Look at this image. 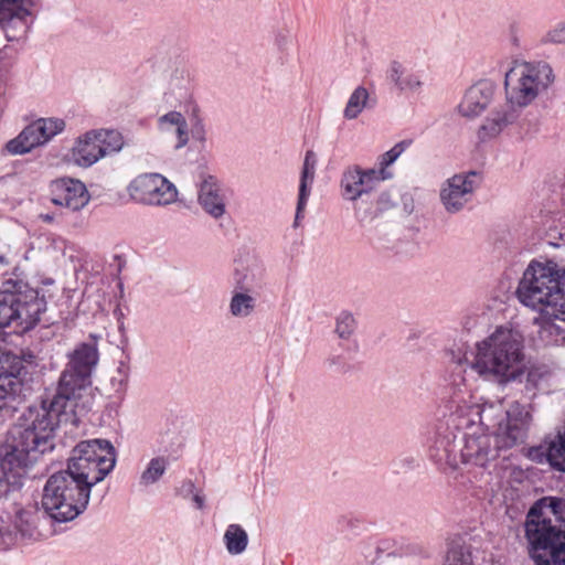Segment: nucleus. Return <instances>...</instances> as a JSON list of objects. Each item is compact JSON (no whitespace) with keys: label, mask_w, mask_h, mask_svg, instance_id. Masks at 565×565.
Instances as JSON below:
<instances>
[{"label":"nucleus","mask_w":565,"mask_h":565,"mask_svg":"<svg viewBox=\"0 0 565 565\" xmlns=\"http://www.w3.org/2000/svg\"><path fill=\"white\" fill-rule=\"evenodd\" d=\"M383 171H375V168L362 169L359 166L348 168L340 181L342 198L347 201H358L370 194L385 181Z\"/></svg>","instance_id":"dca6fc26"},{"label":"nucleus","mask_w":565,"mask_h":565,"mask_svg":"<svg viewBox=\"0 0 565 565\" xmlns=\"http://www.w3.org/2000/svg\"><path fill=\"white\" fill-rule=\"evenodd\" d=\"M550 376L551 373L545 366H533L526 374V387L541 388Z\"/></svg>","instance_id":"f704fd0d"},{"label":"nucleus","mask_w":565,"mask_h":565,"mask_svg":"<svg viewBox=\"0 0 565 565\" xmlns=\"http://www.w3.org/2000/svg\"><path fill=\"white\" fill-rule=\"evenodd\" d=\"M40 0H0V28L9 41L23 36L29 30L28 18Z\"/></svg>","instance_id":"2eb2a0df"},{"label":"nucleus","mask_w":565,"mask_h":565,"mask_svg":"<svg viewBox=\"0 0 565 565\" xmlns=\"http://www.w3.org/2000/svg\"><path fill=\"white\" fill-rule=\"evenodd\" d=\"M541 41L545 44H565V19L550 29Z\"/></svg>","instance_id":"58836bf2"},{"label":"nucleus","mask_w":565,"mask_h":565,"mask_svg":"<svg viewBox=\"0 0 565 565\" xmlns=\"http://www.w3.org/2000/svg\"><path fill=\"white\" fill-rule=\"evenodd\" d=\"M65 122L58 118H40L28 125L15 138L9 140L4 150L12 156L25 154L36 147L47 143L61 134Z\"/></svg>","instance_id":"4468645a"},{"label":"nucleus","mask_w":565,"mask_h":565,"mask_svg":"<svg viewBox=\"0 0 565 565\" xmlns=\"http://www.w3.org/2000/svg\"><path fill=\"white\" fill-rule=\"evenodd\" d=\"M248 533L237 523L228 524L223 534V544L231 556L242 555L248 547Z\"/></svg>","instance_id":"a878e982"},{"label":"nucleus","mask_w":565,"mask_h":565,"mask_svg":"<svg viewBox=\"0 0 565 565\" xmlns=\"http://www.w3.org/2000/svg\"><path fill=\"white\" fill-rule=\"evenodd\" d=\"M409 141L403 140L392 147L388 151L381 154L377 159V168L375 171H383L385 180H390L393 177V173L388 170V167L393 164L398 157L407 149L409 146Z\"/></svg>","instance_id":"7c9ffc66"},{"label":"nucleus","mask_w":565,"mask_h":565,"mask_svg":"<svg viewBox=\"0 0 565 565\" xmlns=\"http://www.w3.org/2000/svg\"><path fill=\"white\" fill-rule=\"evenodd\" d=\"M482 181L475 170L454 174L445 180L439 189V201L448 214H457L472 201Z\"/></svg>","instance_id":"f8f14e48"},{"label":"nucleus","mask_w":565,"mask_h":565,"mask_svg":"<svg viewBox=\"0 0 565 565\" xmlns=\"http://www.w3.org/2000/svg\"><path fill=\"white\" fill-rule=\"evenodd\" d=\"M22 381L18 371L0 366V415L9 413V402L20 392Z\"/></svg>","instance_id":"b1692460"},{"label":"nucleus","mask_w":565,"mask_h":565,"mask_svg":"<svg viewBox=\"0 0 565 565\" xmlns=\"http://www.w3.org/2000/svg\"><path fill=\"white\" fill-rule=\"evenodd\" d=\"M92 489L66 469L46 480L41 509L54 522L65 523L77 518L87 508Z\"/></svg>","instance_id":"423d86ee"},{"label":"nucleus","mask_w":565,"mask_h":565,"mask_svg":"<svg viewBox=\"0 0 565 565\" xmlns=\"http://www.w3.org/2000/svg\"><path fill=\"white\" fill-rule=\"evenodd\" d=\"M115 463L116 451L109 440L89 439L81 441L72 450L66 470L92 489L104 480Z\"/></svg>","instance_id":"1a4fd4ad"},{"label":"nucleus","mask_w":565,"mask_h":565,"mask_svg":"<svg viewBox=\"0 0 565 565\" xmlns=\"http://www.w3.org/2000/svg\"><path fill=\"white\" fill-rule=\"evenodd\" d=\"M518 119V113L509 103L491 110L478 128L477 136L480 141L497 138L500 134Z\"/></svg>","instance_id":"6ab92c4d"},{"label":"nucleus","mask_w":565,"mask_h":565,"mask_svg":"<svg viewBox=\"0 0 565 565\" xmlns=\"http://www.w3.org/2000/svg\"><path fill=\"white\" fill-rule=\"evenodd\" d=\"M168 467V460L164 457L152 458L140 476V484L148 487L160 480Z\"/></svg>","instance_id":"c756f323"},{"label":"nucleus","mask_w":565,"mask_h":565,"mask_svg":"<svg viewBox=\"0 0 565 565\" xmlns=\"http://www.w3.org/2000/svg\"><path fill=\"white\" fill-rule=\"evenodd\" d=\"M234 287L257 291L264 286L265 267L257 258L238 262L233 274Z\"/></svg>","instance_id":"aec40b11"},{"label":"nucleus","mask_w":565,"mask_h":565,"mask_svg":"<svg viewBox=\"0 0 565 565\" xmlns=\"http://www.w3.org/2000/svg\"><path fill=\"white\" fill-rule=\"evenodd\" d=\"M445 565H473L469 547L459 542H452L447 552Z\"/></svg>","instance_id":"473e14b6"},{"label":"nucleus","mask_w":565,"mask_h":565,"mask_svg":"<svg viewBox=\"0 0 565 565\" xmlns=\"http://www.w3.org/2000/svg\"><path fill=\"white\" fill-rule=\"evenodd\" d=\"M535 565H565V498L545 495L532 503L523 523Z\"/></svg>","instance_id":"20e7f679"},{"label":"nucleus","mask_w":565,"mask_h":565,"mask_svg":"<svg viewBox=\"0 0 565 565\" xmlns=\"http://www.w3.org/2000/svg\"><path fill=\"white\" fill-rule=\"evenodd\" d=\"M13 544V532L9 515L0 509V548Z\"/></svg>","instance_id":"4c0bfd02"},{"label":"nucleus","mask_w":565,"mask_h":565,"mask_svg":"<svg viewBox=\"0 0 565 565\" xmlns=\"http://www.w3.org/2000/svg\"><path fill=\"white\" fill-rule=\"evenodd\" d=\"M44 241L45 250L53 257L58 258L65 255L67 242L63 237L50 234L44 237Z\"/></svg>","instance_id":"c9c22d12"},{"label":"nucleus","mask_w":565,"mask_h":565,"mask_svg":"<svg viewBox=\"0 0 565 565\" xmlns=\"http://www.w3.org/2000/svg\"><path fill=\"white\" fill-rule=\"evenodd\" d=\"M189 125L185 117L177 110L168 111L158 117L156 127L158 132L164 137H174V150L183 149L190 140V134L193 141L204 146L206 141V127L204 120L199 116H193Z\"/></svg>","instance_id":"ddd939ff"},{"label":"nucleus","mask_w":565,"mask_h":565,"mask_svg":"<svg viewBox=\"0 0 565 565\" xmlns=\"http://www.w3.org/2000/svg\"><path fill=\"white\" fill-rule=\"evenodd\" d=\"M92 135L89 130L77 137L71 149L72 162L81 168H89L103 159V152Z\"/></svg>","instance_id":"412c9836"},{"label":"nucleus","mask_w":565,"mask_h":565,"mask_svg":"<svg viewBox=\"0 0 565 565\" xmlns=\"http://www.w3.org/2000/svg\"><path fill=\"white\" fill-rule=\"evenodd\" d=\"M287 42H288V39L285 35L280 36L279 40H278V44L279 45L287 44Z\"/></svg>","instance_id":"a18cd8bd"},{"label":"nucleus","mask_w":565,"mask_h":565,"mask_svg":"<svg viewBox=\"0 0 565 565\" xmlns=\"http://www.w3.org/2000/svg\"><path fill=\"white\" fill-rule=\"evenodd\" d=\"M45 310V301L36 289L21 280H7L0 292V329L14 327L20 331L32 329Z\"/></svg>","instance_id":"0eeeda50"},{"label":"nucleus","mask_w":565,"mask_h":565,"mask_svg":"<svg viewBox=\"0 0 565 565\" xmlns=\"http://www.w3.org/2000/svg\"><path fill=\"white\" fill-rule=\"evenodd\" d=\"M422 85L423 82L420 75L407 70L403 77V81H399L398 88L402 90L416 92L422 87Z\"/></svg>","instance_id":"ea45409f"},{"label":"nucleus","mask_w":565,"mask_h":565,"mask_svg":"<svg viewBox=\"0 0 565 565\" xmlns=\"http://www.w3.org/2000/svg\"><path fill=\"white\" fill-rule=\"evenodd\" d=\"M52 202L65 206L71 211H79L85 207L90 195L85 184L75 179H60L53 185Z\"/></svg>","instance_id":"a211bd4d"},{"label":"nucleus","mask_w":565,"mask_h":565,"mask_svg":"<svg viewBox=\"0 0 565 565\" xmlns=\"http://www.w3.org/2000/svg\"><path fill=\"white\" fill-rule=\"evenodd\" d=\"M14 527L24 539L35 540L39 536L35 515L32 512L23 510L17 512Z\"/></svg>","instance_id":"2f4dec72"},{"label":"nucleus","mask_w":565,"mask_h":565,"mask_svg":"<svg viewBox=\"0 0 565 565\" xmlns=\"http://www.w3.org/2000/svg\"><path fill=\"white\" fill-rule=\"evenodd\" d=\"M44 218H45L46 221L52 220V217H51L50 215H45V217H44Z\"/></svg>","instance_id":"49530a36"},{"label":"nucleus","mask_w":565,"mask_h":565,"mask_svg":"<svg viewBox=\"0 0 565 565\" xmlns=\"http://www.w3.org/2000/svg\"><path fill=\"white\" fill-rule=\"evenodd\" d=\"M498 86L490 79H481L466 89L458 113L466 118L480 116L494 100Z\"/></svg>","instance_id":"f3484780"},{"label":"nucleus","mask_w":565,"mask_h":565,"mask_svg":"<svg viewBox=\"0 0 565 565\" xmlns=\"http://www.w3.org/2000/svg\"><path fill=\"white\" fill-rule=\"evenodd\" d=\"M516 296L522 305L565 321V270L556 264L532 262L523 273Z\"/></svg>","instance_id":"39448f33"},{"label":"nucleus","mask_w":565,"mask_h":565,"mask_svg":"<svg viewBox=\"0 0 565 565\" xmlns=\"http://www.w3.org/2000/svg\"><path fill=\"white\" fill-rule=\"evenodd\" d=\"M536 340L542 345H557L565 339L564 331L550 319L535 320Z\"/></svg>","instance_id":"c85d7f7f"},{"label":"nucleus","mask_w":565,"mask_h":565,"mask_svg":"<svg viewBox=\"0 0 565 565\" xmlns=\"http://www.w3.org/2000/svg\"><path fill=\"white\" fill-rule=\"evenodd\" d=\"M190 499L198 510H203L205 508V495L201 489L198 490V492H195Z\"/></svg>","instance_id":"c03bdc74"},{"label":"nucleus","mask_w":565,"mask_h":565,"mask_svg":"<svg viewBox=\"0 0 565 565\" xmlns=\"http://www.w3.org/2000/svg\"><path fill=\"white\" fill-rule=\"evenodd\" d=\"M18 269V250L10 245L0 248V271H8L9 268Z\"/></svg>","instance_id":"e433bc0d"},{"label":"nucleus","mask_w":565,"mask_h":565,"mask_svg":"<svg viewBox=\"0 0 565 565\" xmlns=\"http://www.w3.org/2000/svg\"><path fill=\"white\" fill-rule=\"evenodd\" d=\"M553 81V70L545 62L515 63L504 76L507 103L524 108L546 92Z\"/></svg>","instance_id":"6e6552de"},{"label":"nucleus","mask_w":565,"mask_h":565,"mask_svg":"<svg viewBox=\"0 0 565 565\" xmlns=\"http://www.w3.org/2000/svg\"><path fill=\"white\" fill-rule=\"evenodd\" d=\"M198 488L194 482L190 479H186L181 482V484L177 489V494L183 499H190L195 492H198Z\"/></svg>","instance_id":"79ce46f5"},{"label":"nucleus","mask_w":565,"mask_h":565,"mask_svg":"<svg viewBox=\"0 0 565 565\" xmlns=\"http://www.w3.org/2000/svg\"><path fill=\"white\" fill-rule=\"evenodd\" d=\"M68 362L61 374L53 398L28 407L11 427L7 441L0 447V494L20 490L29 470L41 455L54 448L55 428L72 420L78 392L89 384L98 363L97 337L90 334L67 354Z\"/></svg>","instance_id":"f257e3e1"},{"label":"nucleus","mask_w":565,"mask_h":565,"mask_svg":"<svg viewBox=\"0 0 565 565\" xmlns=\"http://www.w3.org/2000/svg\"><path fill=\"white\" fill-rule=\"evenodd\" d=\"M317 154L312 150H307L303 159V164L301 169L300 175V184H299V194L297 202V211H296V220L295 224H297L298 220L302 217V213L306 209L308 199L311 193L312 183L316 175L317 169Z\"/></svg>","instance_id":"4be33fe9"},{"label":"nucleus","mask_w":565,"mask_h":565,"mask_svg":"<svg viewBox=\"0 0 565 565\" xmlns=\"http://www.w3.org/2000/svg\"><path fill=\"white\" fill-rule=\"evenodd\" d=\"M376 100L369 89L364 86H358L349 96L343 109V117L348 120L356 119L365 109L373 108Z\"/></svg>","instance_id":"393cba45"},{"label":"nucleus","mask_w":565,"mask_h":565,"mask_svg":"<svg viewBox=\"0 0 565 565\" xmlns=\"http://www.w3.org/2000/svg\"><path fill=\"white\" fill-rule=\"evenodd\" d=\"M565 2V0H563Z\"/></svg>","instance_id":"de8ad7c7"},{"label":"nucleus","mask_w":565,"mask_h":565,"mask_svg":"<svg viewBox=\"0 0 565 565\" xmlns=\"http://www.w3.org/2000/svg\"><path fill=\"white\" fill-rule=\"evenodd\" d=\"M547 448L544 449L542 446L540 447H531L529 450H527V457L537 462V463H542L544 462V460L547 461Z\"/></svg>","instance_id":"37998d69"},{"label":"nucleus","mask_w":565,"mask_h":565,"mask_svg":"<svg viewBox=\"0 0 565 565\" xmlns=\"http://www.w3.org/2000/svg\"><path fill=\"white\" fill-rule=\"evenodd\" d=\"M452 392L447 401L448 415L439 422L428 439V451L438 465L452 469L459 466L458 433L472 428L476 424L494 427L499 424L498 437L504 447L522 444L531 424L529 409L518 402L504 409L501 404H480L477 395L469 388L463 379H454Z\"/></svg>","instance_id":"f03ea898"},{"label":"nucleus","mask_w":565,"mask_h":565,"mask_svg":"<svg viewBox=\"0 0 565 565\" xmlns=\"http://www.w3.org/2000/svg\"><path fill=\"white\" fill-rule=\"evenodd\" d=\"M199 203L202 209L214 218L225 213V202L220 191L211 183L205 182L200 190Z\"/></svg>","instance_id":"bb28decb"},{"label":"nucleus","mask_w":565,"mask_h":565,"mask_svg":"<svg viewBox=\"0 0 565 565\" xmlns=\"http://www.w3.org/2000/svg\"><path fill=\"white\" fill-rule=\"evenodd\" d=\"M93 137L103 152V158L119 152L125 145L124 136L116 129H93Z\"/></svg>","instance_id":"cd10ccee"},{"label":"nucleus","mask_w":565,"mask_h":565,"mask_svg":"<svg viewBox=\"0 0 565 565\" xmlns=\"http://www.w3.org/2000/svg\"><path fill=\"white\" fill-rule=\"evenodd\" d=\"M129 198L142 205L167 206L178 200V189L160 173H141L127 185Z\"/></svg>","instance_id":"9b49d317"},{"label":"nucleus","mask_w":565,"mask_h":565,"mask_svg":"<svg viewBox=\"0 0 565 565\" xmlns=\"http://www.w3.org/2000/svg\"><path fill=\"white\" fill-rule=\"evenodd\" d=\"M256 308L257 297L255 291L234 287L228 303V311L234 318H247L255 312Z\"/></svg>","instance_id":"5701e85b"},{"label":"nucleus","mask_w":565,"mask_h":565,"mask_svg":"<svg viewBox=\"0 0 565 565\" xmlns=\"http://www.w3.org/2000/svg\"><path fill=\"white\" fill-rule=\"evenodd\" d=\"M406 71L407 68L402 63L394 61L388 67L387 75L388 78L398 87L399 81H403Z\"/></svg>","instance_id":"a19ab883"},{"label":"nucleus","mask_w":565,"mask_h":565,"mask_svg":"<svg viewBox=\"0 0 565 565\" xmlns=\"http://www.w3.org/2000/svg\"><path fill=\"white\" fill-rule=\"evenodd\" d=\"M356 328L355 318L351 312L342 311L337 318L335 332L342 339H349Z\"/></svg>","instance_id":"72a5a7b5"},{"label":"nucleus","mask_w":565,"mask_h":565,"mask_svg":"<svg viewBox=\"0 0 565 565\" xmlns=\"http://www.w3.org/2000/svg\"><path fill=\"white\" fill-rule=\"evenodd\" d=\"M471 429V433H466L461 438L459 465L486 469L499 457L500 449L511 448L504 447L499 439V424L494 427L476 424Z\"/></svg>","instance_id":"9d476101"},{"label":"nucleus","mask_w":565,"mask_h":565,"mask_svg":"<svg viewBox=\"0 0 565 565\" xmlns=\"http://www.w3.org/2000/svg\"><path fill=\"white\" fill-rule=\"evenodd\" d=\"M451 361L462 369L463 363L480 379L500 385L520 381L526 372V352L522 333L499 326L477 341L469 355L452 354Z\"/></svg>","instance_id":"7ed1b4c3"}]
</instances>
